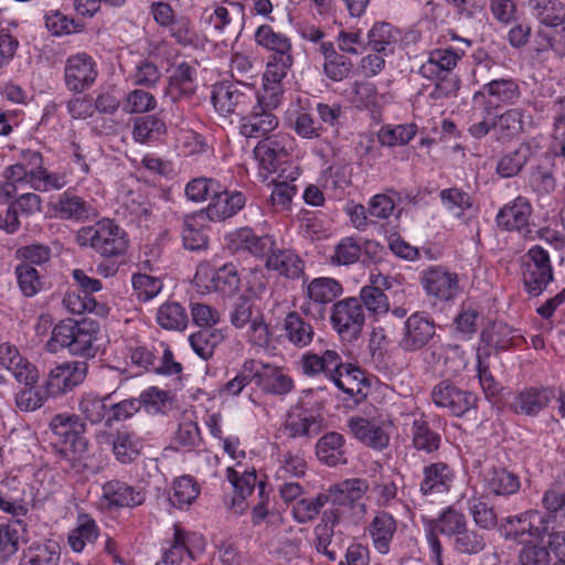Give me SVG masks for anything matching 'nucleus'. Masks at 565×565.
Returning <instances> with one entry per match:
<instances>
[{"label": "nucleus", "instance_id": "obj_17", "mask_svg": "<svg viewBox=\"0 0 565 565\" xmlns=\"http://www.w3.org/2000/svg\"><path fill=\"white\" fill-rule=\"evenodd\" d=\"M342 358L338 351L327 349L321 352L307 351L299 361L301 372L309 377L333 379L335 372L342 366Z\"/></svg>", "mask_w": 565, "mask_h": 565}, {"label": "nucleus", "instance_id": "obj_12", "mask_svg": "<svg viewBox=\"0 0 565 565\" xmlns=\"http://www.w3.org/2000/svg\"><path fill=\"white\" fill-rule=\"evenodd\" d=\"M524 284L529 292L540 294L553 279L548 253L541 246H533L526 253Z\"/></svg>", "mask_w": 565, "mask_h": 565}, {"label": "nucleus", "instance_id": "obj_6", "mask_svg": "<svg viewBox=\"0 0 565 565\" xmlns=\"http://www.w3.org/2000/svg\"><path fill=\"white\" fill-rule=\"evenodd\" d=\"M50 429L56 437V446L63 459L74 465L87 451V440L84 436L85 424L75 414H57L51 423Z\"/></svg>", "mask_w": 565, "mask_h": 565}, {"label": "nucleus", "instance_id": "obj_25", "mask_svg": "<svg viewBox=\"0 0 565 565\" xmlns=\"http://www.w3.org/2000/svg\"><path fill=\"white\" fill-rule=\"evenodd\" d=\"M367 489V482L363 479H347L330 487L327 495L333 505L331 509H338L339 515H342V510L352 508L363 498Z\"/></svg>", "mask_w": 565, "mask_h": 565}, {"label": "nucleus", "instance_id": "obj_4", "mask_svg": "<svg viewBox=\"0 0 565 565\" xmlns=\"http://www.w3.org/2000/svg\"><path fill=\"white\" fill-rule=\"evenodd\" d=\"M99 326L95 321L67 319L60 321L53 328L51 338L46 342V349L56 353L66 348L74 355L90 358L95 356L97 352Z\"/></svg>", "mask_w": 565, "mask_h": 565}, {"label": "nucleus", "instance_id": "obj_54", "mask_svg": "<svg viewBox=\"0 0 565 565\" xmlns=\"http://www.w3.org/2000/svg\"><path fill=\"white\" fill-rule=\"evenodd\" d=\"M324 524L316 529V548L319 553L324 554L330 561L335 559V552L329 550L331 537L333 534V526L341 522L338 509H329L323 513Z\"/></svg>", "mask_w": 565, "mask_h": 565}, {"label": "nucleus", "instance_id": "obj_20", "mask_svg": "<svg viewBox=\"0 0 565 565\" xmlns=\"http://www.w3.org/2000/svg\"><path fill=\"white\" fill-rule=\"evenodd\" d=\"M260 95H256L257 105L252 114L243 116L241 119L239 132L246 138H260L273 131L278 126V120L266 103H260Z\"/></svg>", "mask_w": 565, "mask_h": 565}, {"label": "nucleus", "instance_id": "obj_5", "mask_svg": "<svg viewBox=\"0 0 565 565\" xmlns=\"http://www.w3.org/2000/svg\"><path fill=\"white\" fill-rule=\"evenodd\" d=\"M75 241L79 246L89 247L107 258L121 256L129 247L126 231L109 218H103L94 225L81 227L76 232Z\"/></svg>", "mask_w": 565, "mask_h": 565}, {"label": "nucleus", "instance_id": "obj_55", "mask_svg": "<svg viewBox=\"0 0 565 565\" xmlns=\"http://www.w3.org/2000/svg\"><path fill=\"white\" fill-rule=\"evenodd\" d=\"M166 134L164 122L154 116L140 117L135 121L132 136L135 141L150 143Z\"/></svg>", "mask_w": 565, "mask_h": 565}, {"label": "nucleus", "instance_id": "obj_57", "mask_svg": "<svg viewBox=\"0 0 565 565\" xmlns=\"http://www.w3.org/2000/svg\"><path fill=\"white\" fill-rule=\"evenodd\" d=\"M227 479L235 491V498L233 500L234 504L238 498L244 500L247 495L252 494L257 483L255 469L248 470L244 468L239 470L234 467H228Z\"/></svg>", "mask_w": 565, "mask_h": 565}, {"label": "nucleus", "instance_id": "obj_27", "mask_svg": "<svg viewBox=\"0 0 565 565\" xmlns=\"http://www.w3.org/2000/svg\"><path fill=\"white\" fill-rule=\"evenodd\" d=\"M434 334V323L427 317L414 313L405 322L401 345L407 351H415L423 348Z\"/></svg>", "mask_w": 565, "mask_h": 565}, {"label": "nucleus", "instance_id": "obj_46", "mask_svg": "<svg viewBox=\"0 0 565 565\" xmlns=\"http://www.w3.org/2000/svg\"><path fill=\"white\" fill-rule=\"evenodd\" d=\"M256 43L267 51L273 52L271 55H282L291 53V41L284 33L276 32L270 25H259L255 31Z\"/></svg>", "mask_w": 565, "mask_h": 565}, {"label": "nucleus", "instance_id": "obj_34", "mask_svg": "<svg viewBox=\"0 0 565 565\" xmlns=\"http://www.w3.org/2000/svg\"><path fill=\"white\" fill-rule=\"evenodd\" d=\"M246 199L243 193L234 191L227 192L220 189L203 213L205 218L211 221H222L235 215L244 207Z\"/></svg>", "mask_w": 565, "mask_h": 565}, {"label": "nucleus", "instance_id": "obj_22", "mask_svg": "<svg viewBox=\"0 0 565 565\" xmlns=\"http://www.w3.org/2000/svg\"><path fill=\"white\" fill-rule=\"evenodd\" d=\"M396 531L395 518L385 511L376 512L366 527L374 550L382 555H387L391 552Z\"/></svg>", "mask_w": 565, "mask_h": 565}, {"label": "nucleus", "instance_id": "obj_39", "mask_svg": "<svg viewBox=\"0 0 565 565\" xmlns=\"http://www.w3.org/2000/svg\"><path fill=\"white\" fill-rule=\"evenodd\" d=\"M102 495L109 507L130 508L139 505L145 501V495L141 491L120 481L105 483Z\"/></svg>", "mask_w": 565, "mask_h": 565}, {"label": "nucleus", "instance_id": "obj_35", "mask_svg": "<svg viewBox=\"0 0 565 565\" xmlns=\"http://www.w3.org/2000/svg\"><path fill=\"white\" fill-rule=\"evenodd\" d=\"M554 397L555 392L552 388L531 387L516 394L511 407L518 414L532 416L545 408Z\"/></svg>", "mask_w": 565, "mask_h": 565}, {"label": "nucleus", "instance_id": "obj_19", "mask_svg": "<svg viewBox=\"0 0 565 565\" xmlns=\"http://www.w3.org/2000/svg\"><path fill=\"white\" fill-rule=\"evenodd\" d=\"M0 365L9 371L21 384L35 385L39 381V371L34 364L21 355L19 350L8 343L0 344Z\"/></svg>", "mask_w": 565, "mask_h": 565}, {"label": "nucleus", "instance_id": "obj_2", "mask_svg": "<svg viewBox=\"0 0 565 565\" xmlns=\"http://www.w3.org/2000/svg\"><path fill=\"white\" fill-rule=\"evenodd\" d=\"M45 473L29 466L10 470L0 481V510L14 518L24 516L29 511V504L40 493Z\"/></svg>", "mask_w": 565, "mask_h": 565}, {"label": "nucleus", "instance_id": "obj_11", "mask_svg": "<svg viewBox=\"0 0 565 565\" xmlns=\"http://www.w3.org/2000/svg\"><path fill=\"white\" fill-rule=\"evenodd\" d=\"M245 371L253 374L256 385L266 393L285 395L294 388L292 379L278 366L249 360L245 362Z\"/></svg>", "mask_w": 565, "mask_h": 565}, {"label": "nucleus", "instance_id": "obj_48", "mask_svg": "<svg viewBox=\"0 0 565 565\" xmlns=\"http://www.w3.org/2000/svg\"><path fill=\"white\" fill-rule=\"evenodd\" d=\"M286 338L290 343L298 348L308 347L313 339V328L310 323L303 321L296 312H290L284 321Z\"/></svg>", "mask_w": 565, "mask_h": 565}, {"label": "nucleus", "instance_id": "obj_59", "mask_svg": "<svg viewBox=\"0 0 565 565\" xmlns=\"http://www.w3.org/2000/svg\"><path fill=\"white\" fill-rule=\"evenodd\" d=\"M158 323L167 330H182L186 327L188 316L178 302H164L157 311Z\"/></svg>", "mask_w": 565, "mask_h": 565}, {"label": "nucleus", "instance_id": "obj_60", "mask_svg": "<svg viewBox=\"0 0 565 565\" xmlns=\"http://www.w3.org/2000/svg\"><path fill=\"white\" fill-rule=\"evenodd\" d=\"M361 256V244L352 236L341 238L334 246L330 263L337 266H348L356 263Z\"/></svg>", "mask_w": 565, "mask_h": 565}, {"label": "nucleus", "instance_id": "obj_3", "mask_svg": "<svg viewBox=\"0 0 565 565\" xmlns=\"http://www.w3.org/2000/svg\"><path fill=\"white\" fill-rule=\"evenodd\" d=\"M295 146V139L289 135H276L257 143L254 158L258 164V177L268 181L274 174L277 179L296 181L301 170L298 164L288 161Z\"/></svg>", "mask_w": 565, "mask_h": 565}, {"label": "nucleus", "instance_id": "obj_37", "mask_svg": "<svg viewBox=\"0 0 565 565\" xmlns=\"http://www.w3.org/2000/svg\"><path fill=\"white\" fill-rule=\"evenodd\" d=\"M196 89V70L188 63H180L170 71L167 94L177 100L192 95Z\"/></svg>", "mask_w": 565, "mask_h": 565}, {"label": "nucleus", "instance_id": "obj_15", "mask_svg": "<svg viewBox=\"0 0 565 565\" xmlns=\"http://www.w3.org/2000/svg\"><path fill=\"white\" fill-rule=\"evenodd\" d=\"M420 282L429 297L441 301L452 299L459 291L457 274L439 266H433L424 270Z\"/></svg>", "mask_w": 565, "mask_h": 565}, {"label": "nucleus", "instance_id": "obj_44", "mask_svg": "<svg viewBox=\"0 0 565 565\" xmlns=\"http://www.w3.org/2000/svg\"><path fill=\"white\" fill-rule=\"evenodd\" d=\"M111 445L115 458L122 463L134 461L143 446L141 438L128 430L117 431Z\"/></svg>", "mask_w": 565, "mask_h": 565}, {"label": "nucleus", "instance_id": "obj_36", "mask_svg": "<svg viewBox=\"0 0 565 565\" xmlns=\"http://www.w3.org/2000/svg\"><path fill=\"white\" fill-rule=\"evenodd\" d=\"M531 204L524 198L507 203L497 214V225L505 231H519L526 226L531 215Z\"/></svg>", "mask_w": 565, "mask_h": 565}, {"label": "nucleus", "instance_id": "obj_51", "mask_svg": "<svg viewBox=\"0 0 565 565\" xmlns=\"http://www.w3.org/2000/svg\"><path fill=\"white\" fill-rule=\"evenodd\" d=\"M60 547L54 542L32 544L24 551L20 565H57Z\"/></svg>", "mask_w": 565, "mask_h": 565}, {"label": "nucleus", "instance_id": "obj_13", "mask_svg": "<svg viewBox=\"0 0 565 565\" xmlns=\"http://www.w3.org/2000/svg\"><path fill=\"white\" fill-rule=\"evenodd\" d=\"M333 328L342 338H356L364 324V311L359 299L347 298L332 308Z\"/></svg>", "mask_w": 565, "mask_h": 565}, {"label": "nucleus", "instance_id": "obj_26", "mask_svg": "<svg viewBox=\"0 0 565 565\" xmlns=\"http://www.w3.org/2000/svg\"><path fill=\"white\" fill-rule=\"evenodd\" d=\"M320 415L302 406L291 408L287 415L284 431L288 437H308L320 430Z\"/></svg>", "mask_w": 565, "mask_h": 565}, {"label": "nucleus", "instance_id": "obj_23", "mask_svg": "<svg viewBox=\"0 0 565 565\" xmlns=\"http://www.w3.org/2000/svg\"><path fill=\"white\" fill-rule=\"evenodd\" d=\"M50 211L62 220L84 221L97 215V211L82 198L63 193L49 203Z\"/></svg>", "mask_w": 565, "mask_h": 565}, {"label": "nucleus", "instance_id": "obj_21", "mask_svg": "<svg viewBox=\"0 0 565 565\" xmlns=\"http://www.w3.org/2000/svg\"><path fill=\"white\" fill-rule=\"evenodd\" d=\"M228 248L233 250H246L252 255L267 256L276 245L271 235H256L250 228L244 227L233 231L226 235Z\"/></svg>", "mask_w": 565, "mask_h": 565}, {"label": "nucleus", "instance_id": "obj_49", "mask_svg": "<svg viewBox=\"0 0 565 565\" xmlns=\"http://www.w3.org/2000/svg\"><path fill=\"white\" fill-rule=\"evenodd\" d=\"M205 222L206 218L203 212L185 217L182 230V239L185 248L198 250L206 247L207 237L203 231Z\"/></svg>", "mask_w": 565, "mask_h": 565}, {"label": "nucleus", "instance_id": "obj_62", "mask_svg": "<svg viewBox=\"0 0 565 565\" xmlns=\"http://www.w3.org/2000/svg\"><path fill=\"white\" fill-rule=\"evenodd\" d=\"M131 286L139 300L149 301L161 292L163 282L159 277L136 273L131 276Z\"/></svg>", "mask_w": 565, "mask_h": 565}, {"label": "nucleus", "instance_id": "obj_8", "mask_svg": "<svg viewBox=\"0 0 565 565\" xmlns=\"http://www.w3.org/2000/svg\"><path fill=\"white\" fill-rule=\"evenodd\" d=\"M521 96L518 83L512 78L492 79L484 84L472 96L475 110L490 115L502 105H512Z\"/></svg>", "mask_w": 565, "mask_h": 565}, {"label": "nucleus", "instance_id": "obj_43", "mask_svg": "<svg viewBox=\"0 0 565 565\" xmlns=\"http://www.w3.org/2000/svg\"><path fill=\"white\" fill-rule=\"evenodd\" d=\"M317 457L328 466L344 462V438L341 434L331 431L323 435L316 446Z\"/></svg>", "mask_w": 565, "mask_h": 565}, {"label": "nucleus", "instance_id": "obj_32", "mask_svg": "<svg viewBox=\"0 0 565 565\" xmlns=\"http://www.w3.org/2000/svg\"><path fill=\"white\" fill-rule=\"evenodd\" d=\"M539 148V142L535 139H532L522 142L515 150L502 154L497 163L498 174L502 178H512L516 175L526 164L529 159L535 154Z\"/></svg>", "mask_w": 565, "mask_h": 565}, {"label": "nucleus", "instance_id": "obj_16", "mask_svg": "<svg viewBox=\"0 0 565 565\" xmlns=\"http://www.w3.org/2000/svg\"><path fill=\"white\" fill-rule=\"evenodd\" d=\"M86 376V366L81 362H64L54 366L47 375L46 392L61 396L79 385Z\"/></svg>", "mask_w": 565, "mask_h": 565}, {"label": "nucleus", "instance_id": "obj_28", "mask_svg": "<svg viewBox=\"0 0 565 565\" xmlns=\"http://www.w3.org/2000/svg\"><path fill=\"white\" fill-rule=\"evenodd\" d=\"M348 427L356 439L371 448L383 449L390 443V436L385 427L375 420L351 417L348 420Z\"/></svg>", "mask_w": 565, "mask_h": 565}, {"label": "nucleus", "instance_id": "obj_29", "mask_svg": "<svg viewBox=\"0 0 565 565\" xmlns=\"http://www.w3.org/2000/svg\"><path fill=\"white\" fill-rule=\"evenodd\" d=\"M532 125V117L522 108H510L502 113L493 122L497 138L509 141L525 132Z\"/></svg>", "mask_w": 565, "mask_h": 565}, {"label": "nucleus", "instance_id": "obj_24", "mask_svg": "<svg viewBox=\"0 0 565 565\" xmlns=\"http://www.w3.org/2000/svg\"><path fill=\"white\" fill-rule=\"evenodd\" d=\"M443 207L455 218L468 224L477 217L478 210L472 196L458 188L444 189L439 193Z\"/></svg>", "mask_w": 565, "mask_h": 565}, {"label": "nucleus", "instance_id": "obj_58", "mask_svg": "<svg viewBox=\"0 0 565 565\" xmlns=\"http://www.w3.org/2000/svg\"><path fill=\"white\" fill-rule=\"evenodd\" d=\"M199 493L200 488L196 482L190 476H183L173 482L170 502L174 507L183 509L190 505Z\"/></svg>", "mask_w": 565, "mask_h": 565}, {"label": "nucleus", "instance_id": "obj_10", "mask_svg": "<svg viewBox=\"0 0 565 565\" xmlns=\"http://www.w3.org/2000/svg\"><path fill=\"white\" fill-rule=\"evenodd\" d=\"M294 64V57L290 54L271 55L268 58L266 71L263 76L264 93L260 95V103H266L268 107H277L279 96L282 93L281 82L287 76Z\"/></svg>", "mask_w": 565, "mask_h": 565}, {"label": "nucleus", "instance_id": "obj_30", "mask_svg": "<svg viewBox=\"0 0 565 565\" xmlns=\"http://www.w3.org/2000/svg\"><path fill=\"white\" fill-rule=\"evenodd\" d=\"M540 22L553 29L554 36L565 43V8L558 0H530Z\"/></svg>", "mask_w": 565, "mask_h": 565}, {"label": "nucleus", "instance_id": "obj_9", "mask_svg": "<svg viewBox=\"0 0 565 565\" xmlns=\"http://www.w3.org/2000/svg\"><path fill=\"white\" fill-rule=\"evenodd\" d=\"M257 93L248 84H217L212 92L215 110L222 115H243L255 100Z\"/></svg>", "mask_w": 565, "mask_h": 565}, {"label": "nucleus", "instance_id": "obj_47", "mask_svg": "<svg viewBox=\"0 0 565 565\" xmlns=\"http://www.w3.org/2000/svg\"><path fill=\"white\" fill-rule=\"evenodd\" d=\"M267 256V269L275 270L281 276L295 278L302 271L301 260L290 250H275L273 248V252H269Z\"/></svg>", "mask_w": 565, "mask_h": 565}, {"label": "nucleus", "instance_id": "obj_33", "mask_svg": "<svg viewBox=\"0 0 565 565\" xmlns=\"http://www.w3.org/2000/svg\"><path fill=\"white\" fill-rule=\"evenodd\" d=\"M423 475L420 491L425 495L448 492L456 477L454 469L445 462H435L426 466Z\"/></svg>", "mask_w": 565, "mask_h": 565}, {"label": "nucleus", "instance_id": "obj_31", "mask_svg": "<svg viewBox=\"0 0 565 565\" xmlns=\"http://www.w3.org/2000/svg\"><path fill=\"white\" fill-rule=\"evenodd\" d=\"M367 44L383 55L394 54L403 49L402 32L386 22H376L367 32Z\"/></svg>", "mask_w": 565, "mask_h": 565}, {"label": "nucleus", "instance_id": "obj_42", "mask_svg": "<svg viewBox=\"0 0 565 565\" xmlns=\"http://www.w3.org/2000/svg\"><path fill=\"white\" fill-rule=\"evenodd\" d=\"M521 338L518 330L499 322L482 332L481 341L484 344L486 353L489 354L492 349L505 350L519 344Z\"/></svg>", "mask_w": 565, "mask_h": 565}, {"label": "nucleus", "instance_id": "obj_18", "mask_svg": "<svg viewBox=\"0 0 565 565\" xmlns=\"http://www.w3.org/2000/svg\"><path fill=\"white\" fill-rule=\"evenodd\" d=\"M431 398L437 407L446 408L456 416H462L476 406V396L458 388L449 382L437 384L433 392Z\"/></svg>", "mask_w": 565, "mask_h": 565}, {"label": "nucleus", "instance_id": "obj_7", "mask_svg": "<svg viewBox=\"0 0 565 565\" xmlns=\"http://www.w3.org/2000/svg\"><path fill=\"white\" fill-rule=\"evenodd\" d=\"M427 544L429 548V558L435 565H444L441 553L443 547L437 533L447 537H455L465 530L467 518L455 507H448L441 510L436 518L427 519L424 523Z\"/></svg>", "mask_w": 565, "mask_h": 565}, {"label": "nucleus", "instance_id": "obj_40", "mask_svg": "<svg viewBox=\"0 0 565 565\" xmlns=\"http://www.w3.org/2000/svg\"><path fill=\"white\" fill-rule=\"evenodd\" d=\"M463 55L460 50L451 47L436 49L429 53L428 60L420 66V74L427 78H434L440 72L451 71Z\"/></svg>", "mask_w": 565, "mask_h": 565}, {"label": "nucleus", "instance_id": "obj_53", "mask_svg": "<svg viewBox=\"0 0 565 565\" xmlns=\"http://www.w3.org/2000/svg\"><path fill=\"white\" fill-rule=\"evenodd\" d=\"M170 34L180 45L195 50L203 47L206 42L205 36L198 32L186 18L175 20L171 25Z\"/></svg>", "mask_w": 565, "mask_h": 565}, {"label": "nucleus", "instance_id": "obj_64", "mask_svg": "<svg viewBox=\"0 0 565 565\" xmlns=\"http://www.w3.org/2000/svg\"><path fill=\"white\" fill-rule=\"evenodd\" d=\"M23 532L24 526L21 521L0 525V559H6L18 551Z\"/></svg>", "mask_w": 565, "mask_h": 565}, {"label": "nucleus", "instance_id": "obj_50", "mask_svg": "<svg viewBox=\"0 0 565 565\" xmlns=\"http://www.w3.org/2000/svg\"><path fill=\"white\" fill-rule=\"evenodd\" d=\"M186 553L192 556L188 545V534L179 526H174L173 537L162 547V557L156 565H180Z\"/></svg>", "mask_w": 565, "mask_h": 565}, {"label": "nucleus", "instance_id": "obj_56", "mask_svg": "<svg viewBox=\"0 0 565 565\" xmlns=\"http://www.w3.org/2000/svg\"><path fill=\"white\" fill-rule=\"evenodd\" d=\"M416 134L417 126L415 124L387 125L380 129L377 138L382 146L397 147L407 145Z\"/></svg>", "mask_w": 565, "mask_h": 565}, {"label": "nucleus", "instance_id": "obj_63", "mask_svg": "<svg viewBox=\"0 0 565 565\" xmlns=\"http://www.w3.org/2000/svg\"><path fill=\"white\" fill-rule=\"evenodd\" d=\"M106 398L95 393H83L78 399V411L92 424L100 423L106 413Z\"/></svg>", "mask_w": 565, "mask_h": 565}, {"label": "nucleus", "instance_id": "obj_45", "mask_svg": "<svg viewBox=\"0 0 565 565\" xmlns=\"http://www.w3.org/2000/svg\"><path fill=\"white\" fill-rule=\"evenodd\" d=\"M330 382L348 395L355 396L362 394L365 376L358 366L342 362V366L339 367Z\"/></svg>", "mask_w": 565, "mask_h": 565}, {"label": "nucleus", "instance_id": "obj_14", "mask_svg": "<svg viewBox=\"0 0 565 565\" xmlns=\"http://www.w3.org/2000/svg\"><path fill=\"white\" fill-rule=\"evenodd\" d=\"M97 74V64L87 53H76L66 60L65 83L73 92H83L88 88L95 82Z\"/></svg>", "mask_w": 565, "mask_h": 565}, {"label": "nucleus", "instance_id": "obj_41", "mask_svg": "<svg viewBox=\"0 0 565 565\" xmlns=\"http://www.w3.org/2000/svg\"><path fill=\"white\" fill-rule=\"evenodd\" d=\"M483 489L495 495H510L520 489L519 478L504 468H492L484 472Z\"/></svg>", "mask_w": 565, "mask_h": 565}, {"label": "nucleus", "instance_id": "obj_1", "mask_svg": "<svg viewBox=\"0 0 565 565\" xmlns=\"http://www.w3.org/2000/svg\"><path fill=\"white\" fill-rule=\"evenodd\" d=\"M548 520L550 516L539 511H527L508 520L505 535L524 545L519 553L521 565H548L550 553L542 545Z\"/></svg>", "mask_w": 565, "mask_h": 565}, {"label": "nucleus", "instance_id": "obj_61", "mask_svg": "<svg viewBox=\"0 0 565 565\" xmlns=\"http://www.w3.org/2000/svg\"><path fill=\"white\" fill-rule=\"evenodd\" d=\"M412 436L415 448L431 452L439 447V436L428 428L427 422L422 417H414Z\"/></svg>", "mask_w": 565, "mask_h": 565}, {"label": "nucleus", "instance_id": "obj_38", "mask_svg": "<svg viewBox=\"0 0 565 565\" xmlns=\"http://www.w3.org/2000/svg\"><path fill=\"white\" fill-rule=\"evenodd\" d=\"M96 521L85 513H79L75 526L67 534V544L74 553H82L87 545L96 542L99 536Z\"/></svg>", "mask_w": 565, "mask_h": 565}, {"label": "nucleus", "instance_id": "obj_52", "mask_svg": "<svg viewBox=\"0 0 565 565\" xmlns=\"http://www.w3.org/2000/svg\"><path fill=\"white\" fill-rule=\"evenodd\" d=\"M341 284L329 277H319L307 286V296L316 303L324 305L333 301L342 294Z\"/></svg>", "mask_w": 565, "mask_h": 565}]
</instances>
